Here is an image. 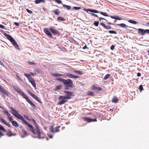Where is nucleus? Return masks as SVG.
Listing matches in <instances>:
<instances>
[{
  "label": "nucleus",
  "instance_id": "obj_1",
  "mask_svg": "<svg viewBox=\"0 0 149 149\" xmlns=\"http://www.w3.org/2000/svg\"><path fill=\"white\" fill-rule=\"evenodd\" d=\"M32 121L33 122L34 124L36 127L35 130L33 126L29 123V125L31 126V127H29L28 125H27L30 128V130L32 132L35 134H37L38 135V139H42L44 137V135L42 133H41L40 129H39L38 126V125L34 119H30V121Z\"/></svg>",
  "mask_w": 149,
  "mask_h": 149
},
{
  "label": "nucleus",
  "instance_id": "obj_2",
  "mask_svg": "<svg viewBox=\"0 0 149 149\" xmlns=\"http://www.w3.org/2000/svg\"><path fill=\"white\" fill-rule=\"evenodd\" d=\"M63 92L66 94L65 96L60 95L58 97V100H61L58 103V105H62L64 104L67 102L66 99H70L71 98V97L74 96L73 93L68 91H64Z\"/></svg>",
  "mask_w": 149,
  "mask_h": 149
},
{
  "label": "nucleus",
  "instance_id": "obj_3",
  "mask_svg": "<svg viewBox=\"0 0 149 149\" xmlns=\"http://www.w3.org/2000/svg\"><path fill=\"white\" fill-rule=\"evenodd\" d=\"M10 109L11 110V113L15 117L18 119L21 120L27 125H28L29 127L31 126V125H29L27 121L24 119L23 116L18 113V111L16 110H15L12 107H10Z\"/></svg>",
  "mask_w": 149,
  "mask_h": 149
},
{
  "label": "nucleus",
  "instance_id": "obj_4",
  "mask_svg": "<svg viewBox=\"0 0 149 149\" xmlns=\"http://www.w3.org/2000/svg\"><path fill=\"white\" fill-rule=\"evenodd\" d=\"M4 35L8 40L10 41L12 44L16 49H19V47L17 43L12 36L6 33L4 34Z\"/></svg>",
  "mask_w": 149,
  "mask_h": 149
},
{
  "label": "nucleus",
  "instance_id": "obj_5",
  "mask_svg": "<svg viewBox=\"0 0 149 149\" xmlns=\"http://www.w3.org/2000/svg\"><path fill=\"white\" fill-rule=\"evenodd\" d=\"M63 84L65 86V88L66 89H68L69 88H72L74 86L72 81L70 79H65Z\"/></svg>",
  "mask_w": 149,
  "mask_h": 149
},
{
  "label": "nucleus",
  "instance_id": "obj_6",
  "mask_svg": "<svg viewBox=\"0 0 149 149\" xmlns=\"http://www.w3.org/2000/svg\"><path fill=\"white\" fill-rule=\"evenodd\" d=\"M61 126H59L56 127L55 129L54 128L53 126H51L49 127V130L52 132V133H54L55 132H57L60 131L59 128Z\"/></svg>",
  "mask_w": 149,
  "mask_h": 149
},
{
  "label": "nucleus",
  "instance_id": "obj_7",
  "mask_svg": "<svg viewBox=\"0 0 149 149\" xmlns=\"http://www.w3.org/2000/svg\"><path fill=\"white\" fill-rule=\"evenodd\" d=\"M0 91L3 93L2 94V95L3 97H5V96L4 95H5L6 96H8L9 95V92L6 90L3 87H2L0 89Z\"/></svg>",
  "mask_w": 149,
  "mask_h": 149
},
{
  "label": "nucleus",
  "instance_id": "obj_8",
  "mask_svg": "<svg viewBox=\"0 0 149 149\" xmlns=\"http://www.w3.org/2000/svg\"><path fill=\"white\" fill-rule=\"evenodd\" d=\"M81 119L84 121H87L88 123H90L91 122H96L97 121V120L96 118L92 119L87 117H82Z\"/></svg>",
  "mask_w": 149,
  "mask_h": 149
},
{
  "label": "nucleus",
  "instance_id": "obj_9",
  "mask_svg": "<svg viewBox=\"0 0 149 149\" xmlns=\"http://www.w3.org/2000/svg\"><path fill=\"white\" fill-rule=\"evenodd\" d=\"M27 92L33 98L39 102H41L40 100L38 97L33 93L30 91L28 90Z\"/></svg>",
  "mask_w": 149,
  "mask_h": 149
},
{
  "label": "nucleus",
  "instance_id": "obj_10",
  "mask_svg": "<svg viewBox=\"0 0 149 149\" xmlns=\"http://www.w3.org/2000/svg\"><path fill=\"white\" fill-rule=\"evenodd\" d=\"M3 113L8 116V118L10 121L11 123H12V121H13V119L12 118L13 117L10 116V114L9 113L8 111L6 110H4L3 111Z\"/></svg>",
  "mask_w": 149,
  "mask_h": 149
},
{
  "label": "nucleus",
  "instance_id": "obj_11",
  "mask_svg": "<svg viewBox=\"0 0 149 149\" xmlns=\"http://www.w3.org/2000/svg\"><path fill=\"white\" fill-rule=\"evenodd\" d=\"M50 30L51 32L53 33L54 35H59V32L56 29H54L52 27L50 28Z\"/></svg>",
  "mask_w": 149,
  "mask_h": 149
},
{
  "label": "nucleus",
  "instance_id": "obj_12",
  "mask_svg": "<svg viewBox=\"0 0 149 149\" xmlns=\"http://www.w3.org/2000/svg\"><path fill=\"white\" fill-rule=\"evenodd\" d=\"M43 31L50 38H52V35L47 28H44L43 29Z\"/></svg>",
  "mask_w": 149,
  "mask_h": 149
},
{
  "label": "nucleus",
  "instance_id": "obj_13",
  "mask_svg": "<svg viewBox=\"0 0 149 149\" xmlns=\"http://www.w3.org/2000/svg\"><path fill=\"white\" fill-rule=\"evenodd\" d=\"M64 74L66 76H67L68 77L71 78H79V77L74 75L73 74H71L68 73H66Z\"/></svg>",
  "mask_w": 149,
  "mask_h": 149
},
{
  "label": "nucleus",
  "instance_id": "obj_14",
  "mask_svg": "<svg viewBox=\"0 0 149 149\" xmlns=\"http://www.w3.org/2000/svg\"><path fill=\"white\" fill-rule=\"evenodd\" d=\"M133 29L138 30V33L141 35L144 36V29H142L139 28L136 29L135 28H133Z\"/></svg>",
  "mask_w": 149,
  "mask_h": 149
},
{
  "label": "nucleus",
  "instance_id": "obj_15",
  "mask_svg": "<svg viewBox=\"0 0 149 149\" xmlns=\"http://www.w3.org/2000/svg\"><path fill=\"white\" fill-rule=\"evenodd\" d=\"M0 121L2 123H3L6 125L7 126L9 127H10V124L7 123L5 120L3 119L2 117H0Z\"/></svg>",
  "mask_w": 149,
  "mask_h": 149
},
{
  "label": "nucleus",
  "instance_id": "obj_16",
  "mask_svg": "<svg viewBox=\"0 0 149 149\" xmlns=\"http://www.w3.org/2000/svg\"><path fill=\"white\" fill-rule=\"evenodd\" d=\"M27 102L29 103L31 106L33 107V108L35 109L36 106L28 98V97L26 100Z\"/></svg>",
  "mask_w": 149,
  "mask_h": 149
},
{
  "label": "nucleus",
  "instance_id": "obj_17",
  "mask_svg": "<svg viewBox=\"0 0 149 149\" xmlns=\"http://www.w3.org/2000/svg\"><path fill=\"white\" fill-rule=\"evenodd\" d=\"M91 89L93 90H97L98 91H101L102 89L101 88L97 87L95 85H93L92 86Z\"/></svg>",
  "mask_w": 149,
  "mask_h": 149
},
{
  "label": "nucleus",
  "instance_id": "obj_18",
  "mask_svg": "<svg viewBox=\"0 0 149 149\" xmlns=\"http://www.w3.org/2000/svg\"><path fill=\"white\" fill-rule=\"evenodd\" d=\"M100 24L104 28L107 29H110L111 27L110 26L106 25L104 23L101 22Z\"/></svg>",
  "mask_w": 149,
  "mask_h": 149
},
{
  "label": "nucleus",
  "instance_id": "obj_19",
  "mask_svg": "<svg viewBox=\"0 0 149 149\" xmlns=\"http://www.w3.org/2000/svg\"><path fill=\"white\" fill-rule=\"evenodd\" d=\"M51 75L54 77H60L63 76L64 74L54 73L51 74Z\"/></svg>",
  "mask_w": 149,
  "mask_h": 149
},
{
  "label": "nucleus",
  "instance_id": "obj_20",
  "mask_svg": "<svg viewBox=\"0 0 149 149\" xmlns=\"http://www.w3.org/2000/svg\"><path fill=\"white\" fill-rule=\"evenodd\" d=\"M13 87L15 91L18 93H19L20 92H21V91H22L17 86H14Z\"/></svg>",
  "mask_w": 149,
  "mask_h": 149
},
{
  "label": "nucleus",
  "instance_id": "obj_21",
  "mask_svg": "<svg viewBox=\"0 0 149 149\" xmlns=\"http://www.w3.org/2000/svg\"><path fill=\"white\" fill-rule=\"evenodd\" d=\"M19 94L20 95L22 96L26 100L28 98V97L26 95L25 93L22 91H21V92H20Z\"/></svg>",
  "mask_w": 149,
  "mask_h": 149
},
{
  "label": "nucleus",
  "instance_id": "obj_22",
  "mask_svg": "<svg viewBox=\"0 0 149 149\" xmlns=\"http://www.w3.org/2000/svg\"><path fill=\"white\" fill-rule=\"evenodd\" d=\"M6 135L9 137H10L12 136H15L16 135V134H13L12 131L10 130H9L8 132L6 134Z\"/></svg>",
  "mask_w": 149,
  "mask_h": 149
},
{
  "label": "nucleus",
  "instance_id": "obj_23",
  "mask_svg": "<svg viewBox=\"0 0 149 149\" xmlns=\"http://www.w3.org/2000/svg\"><path fill=\"white\" fill-rule=\"evenodd\" d=\"M111 17L112 19H113L117 20H121L122 19V18L120 17H119L117 16H111Z\"/></svg>",
  "mask_w": 149,
  "mask_h": 149
},
{
  "label": "nucleus",
  "instance_id": "obj_24",
  "mask_svg": "<svg viewBox=\"0 0 149 149\" xmlns=\"http://www.w3.org/2000/svg\"><path fill=\"white\" fill-rule=\"evenodd\" d=\"M112 101L113 102L116 103L118 102V100L116 96H114L112 98Z\"/></svg>",
  "mask_w": 149,
  "mask_h": 149
},
{
  "label": "nucleus",
  "instance_id": "obj_25",
  "mask_svg": "<svg viewBox=\"0 0 149 149\" xmlns=\"http://www.w3.org/2000/svg\"><path fill=\"white\" fill-rule=\"evenodd\" d=\"M12 125L15 127H18L19 126V125L17 123V122L15 121L14 120L13 121H12Z\"/></svg>",
  "mask_w": 149,
  "mask_h": 149
},
{
  "label": "nucleus",
  "instance_id": "obj_26",
  "mask_svg": "<svg viewBox=\"0 0 149 149\" xmlns=\"http://www.w3.org/2000/svg\"><path fill=\"white\" fill-rule=\"evenodd\" d=\"M45 0H36L35 1V3L36 4L40 3H43L45 2Z\"/></svg>",
  "mask_w": 149,
  "mask_h": 149
},
{
  "label": "nucleus",
  "instance_id": "obj_27",
  "mask_svg": "<svg viewBox=\"0 0 149 149\" xmlns=\"http://www.w3.org/2000/svg\"><path fill=\"white\" fill-rule=\"evenodd\" d=\"M116 25L118 26H119L121 27L124 28H127L128 27L126 25V24L124 23H121L120 24H117Z\"/></svg>",
  "mask_w": 149,
  "mask_h": 149
},
{
  "label": "nucleus",
  "instance_id": "obj_28",
  "mask_svg": "<svg viewBox=\"0 0 149 149\" xmlns=\"http://www.w3.org/2000/svg\"><path fill=\"white\" fill-rule=\"evenodd\" d=\"M52 12H53L55 15H58L60 13V12L58 9H56V10H54Z\"/></svg>",
  "mask_w": 149,
  "mask_h": 149
},
{
  "label": "nucleus",
  "instance_id": "obj_29",
  "mask_svg": "<svg viewBox=\"0 0 149 149\" xmlns=\"http://www.w3.org/2000/svg\"><path fill=\"white\" fill-rule=\"evenodd\" d=\"M87 95L91 96H94L95 95L94 93L92 91H88L87 94Z\"/></svg>",
  "mask_w": 149,
  "mask_h": 149
},
{
  "label": "nucleus",
  "instance_id": "obj_30",
  "mask_svg": "<svg viewBox=\"0 0 149 149\" xmlns=\"http://www.w3.org/2000/svg\"><path fill=\"white\" fill-rule=\"evenodd\" d=\"M128 22L130 23L133 24H137V22L134 20H130L128 21Z\"/></svg>",
  "mask_w": 149,
  "mask_h": 149
},
{
  "label": "nucleus",
  "instance_id": "obj_31",
  "mask_svg": "<svg viewBox=\"0 0 149 149\" xmlns=\"http://www.w3.org/2000/svg\"><path fill=\"white\" fill-rule=\"evenodd\" d=\"M65 79H62L61 78H57L56 79L57 81H59L62 82L63 84L64 81Z\"/></svg>",
  "mask_w": 149,
  "mask_h": 149
},
{
  "label": "nucleus",
  "instance_id": "obj_32",
  "mask_svg": "<svg viewBox=\"0 0 149 149\" xmlns=\"http://www.w3.org/2000/svg\"><path fill=\"white\" fill-rule=\"evenodd\" d=\"M111 75L110 74H107L103 78L104 80H106L108 79L109 77Z\"/></svg>",
  "mask_w": 149,
  "mask_h": 149
},
{
  "label": "nucleus",
  "instance_id": "obj_33",
  "mask_svg": "<svg viewBox=\"0 0 149 149\" xmlns=\"http://www.w3.org/2000/svg\"><path fill=\"white\" fill-rule=\"evenodd\" d=\"M63 6L64 7H65L68 10H69L71 8V7L70 6L66 5L65 4L63 5Z\"/></svg>",
  "mask_w": 149,
  "mask_h": 149
},
{
  "label": "nucleus",
  "instance_id": "obj_34",
  "mask_svg": "<svg viewBox=\"0 0 149 149\" xmlns=\"http://www.w3.org/2000/svg\"><path fill=\"white\" fill-rule=\"evenodd\" d=\"M146 34H149V29H144V36Z\"/></svg>",
  "mask_w": 149,
  "mask_h": 149
},
{
  "label": "nucleus",
  "instance_id": "obj_35",
  "mask_svg": "<svg viewBox=\"0 0 149 149\" xmlns=\"http://www.w3.org/2000/svg\"><path fill=\"white\" fill-rule=\"evenodd\" d=\"M74 72L80 75H82L83 74V73L82 71L75 70L74 71Z\"/></svg>",
  "mask_w": 149,
  "mask_h": 149
},
{
  "label": "nucleus",
  "instance_id": "obj_36",
  "mask_svg": "<svg viewBox=\"0 0 149 149\" xmlns=\"http://www.w3.org/2000/svg\"><path fill=\"white\" fill-rule=\"evenodd\" d=\"M0 130H1L3 131L4 132H6V130L5 128L3 127V126L0 125Z\"/></svg>",
  "mask_w": 149,
  "mask_h": 149
},
{
  "label": "nucleus",
  "instance_id": "obj_37",
  "mask_svg": "<svg viewBox=\"0 0 149 149\" xmlns=\"http://www.w3.org/2000/svg\"><path fill=\"white\" fill-rule=\"evenodd\" d=\"M57 19L59 20L62 21H64L65 20V19H64L63 17H58Z\"/></svg>",
  "mask_w": 149,
  "mask_h": 149
},
{
  "label": "nucleus",
  "instance_id": "obj_38",
  "mask_svg": "<svg viewBox=\"0 0 149 149\" xmlns=\"http://www.w3.org/2000/svg\"><path fill=\"white\" fill-rule=\"evenodd\" d=\"M54 1L58 4H61L63 5L62 3V1L60 0H54Z\"/></svg>",
  "mask_w": 149,
  "mask_h": 149
},
{
  "label": "nucleus",
  "instance_id": "obj_39",
  "mask_svg": "<svg viewBox=\"0 0 149 149\" xmlns=\"http://www.w3.org/2000/svg\"><path fill=\"white\" fill-rule=\"evenodd\" d=\"M28 64L31 65H36V63L33 62L31 61H28L27 62Z\"/></svg>",
  "mask_w": 149,
  "mask_h": 149
},
{
  "label": "nucleus",
  "instance_id": "obj_40",
  "mask_svg": "<svg viewBox=\"0 0 149 149\" xmlns=\"http://www.w3.org/2000/svg\"><path fill=\"white\" fill-rule=\"evenodd\" d=\"M99 22L98 21H95L93 23V24L96 26H98Z\"/></svg>",
  "mask_w": 149,
  "mask_h": 149
},
{
  "label": "nucleus",
  "instance_id": "obj_41",
  "mask_svg": "<svg viewBox=\"0 0 149 149\" xmlns=\"http://www.w3.org/2000/svg\"><path fill=\"white\" fill-rule=\"evenodd\" d=\"M109 32L110 33H111V34L113 33V34H116L117 33V32L116 31H114L110 30L109 31Z\"/></svg>",
  "mask_w": 149,
  "mask_h": 149
},
{
  "label": "nucleus",
  "instance_id": "obj_42",
  "mask_svg": "<svg viewBox=\"0 0 149 149\" xmlns=\"http://www.w3.org/2000/svg\"><path fill=\"white\" fill-rule=\"evenodd\" d=\"M100 14H102V15H104V16H107V17L108 16V15L107 14H106V13H105L104 12H100Z\"/></svg>",
  "mask_w": 149,
  "mask_h": 149
},
{
  "label": "nucleus",
  "instance_id": "obj_43",
  "mask_svg": "<svg viewBox=\"0 0 149 149\" xmlns=\"http://www.w3.org/2000/svg\"><path fill=\"white\" fill-rule=\"evenodd\" d=\"M90 11L94 13H98L99 12L98 11L96 10H89Z\"/></svg>",
  "mask_w": 149,
  "mask_h": 149
},
{
  "label": "nucleus",
  "instance_id": "obj_44",
  "mask_svg": "<svg viewBox=\"0 0 149 149\" xmlns=\"http://www.w3.org/2000/svg\"><path fill=\"white\" fill-rule=\"evenodd\" d=\"M62 88V86L61 85H59L57 86L56 88V90H59L61 89Z\"/></svg>",
  "mask_w": 149,
  "mask_h": 149
},
{
  "label": "nucleus",
  "instance_id": "obj_45",
  "mask_svg": "<svg viewBox=\"0 0 149 149\" xmlns=\"http://www.w3.org/2000/svg\"><path fill=\"white\" fill-rule=\"evenodd\" d=\"M24 117L27 120L30 121V119L29 118V117L26 115H24Z\"/></svg>",
  "mask_w": 149,
  "mask_h": 149
},
{
  "label": "nucleus",
  "instance_id": "obj_46",
  "mask_svg": "<svg viewBox=\"0 0 149 149\" xmlns=\"http://www.w3.org/2000/svg\"><path fill=\"white\" fill-rule=\"evenodd\" d=\"M24 75L26 77L28 78V79H29V78L30 77V74H28L25 73L24 74Z\"/></svg>",
  "mask_w": 149,
  "mask_h": 149
},
{
  "label": "nucleus",
  "instance_id": "obj_47",
  "mask_svg": "<svg viewBox=\"0 0 149 149\" xmlns=\"http://www.w3.org/2000/svg\"><path fill=\"white\" fill-rule=\"evenodd\" d=\"M34 87V88L36 89V85L35 83V81L33 82L32 84H31Z\"/></svg>",
  "mask_w": 149,
  "mask_h": 149
},
{
  "label": "nucleus",
  "instance_id": "obj_48",
  "mask_svg": "<svg viewBox=\"0 0 149 149\" xmlns=\"http://www.w3.org/2000/svg\"><path fill=\"white\" fill-rule=\"evenodd\" d=\"M139 89L141 91L143 90V86L141 85H140L139 86Z\"/></svg>",
  "mask_w": 149,
  "mask_h": 149
},
{
  "label": "nucleus",
  "instance_id": "obj_49",
  "mask_svg": "<svg viewBox=\"0 0 149 149\" xmlns=\"http://www.w3.org/2000/svg\"><path fill=\"white\" fill-rule=\"evenodd\" d=\"M81 9V8L80 7H73V9H75L76 10H78Z\"/></svg>",
  "mask_w": 149,
  "mask_h": 149
},
{
  "label": "nucleus",
  "instance_id": "obj_50",
  "mask_svg": "<svg viewBox=\"0 0 149 149\" xmlns=\"http://www.w3.org/2000/svg\"><path fill=\"white\" fill-rule=\"evenodd\" d=\"M16 76L18 80L21 81H22V79L18 75H16Z\"/></svg>",
  "mask_w": 149,
  "mask_h": 149
},
{
  "label": "nucleus",
  "instance_id": "obj_51",
  "mask_svg": "<svg viewBox=\"0 0 149 149\" xmlns=\"http://www.w3.org/2000/svg\"><path fill=\"white\" fill-rule=\"evenodd\" d=\"M26 11L29 13L31 14L33 12L32 11L28 9H26Z\"/></svg>",
  "mask_w": 149,
  "mask_h": 149
},
{
  "label": "nucleus",
  "instance_id": "obj_52",
  "mask_svg": "<svg viewBox=\"0 0 149 149\" xmlns=\"http://www.w3.org/2000/svg\"><path fill=\"white\" fill-rule=\"evenodd\" d=\"M28 80L30 82H31V81H34V79L33 78L31 77L29 78V79H28Z\"/></svg>",
  "mask_w": 149,
  "mask_h": 149
},
{
  "label": "nucleus",
  "instance_id": "obj_53",
  "mask_svg": "<svg viewBox=\"0 0 149 149\" xmlns=\"http://www.w3.org/2000/svg\"><path fill=\"white\" fill-rule=\"evenodd\" d=\"M23 132L24 133V134L25 136H27V132L26 131H23Z\"/></svg>",
  "mask_w": 149,
  "mask_h": 149
},
{
  "label": "nucleus",
  "instance_id": "obj_54",
  "mask_svg": "<svg viewBox=\"0 0 149 149\" xmlns=\"http://www.w3.org/2000/svg\"><path fill=\"white\" fill-rule=\"evenodd\" d=\"M0 64L3 67H5V66L4 64L2 63V62L0 60Z\"/></svg>",
  "mask_w": 149,
  "mask_h": 149
},
{
  "label": "nucleus",
  "instance_id": "obj_55",
  "mask_svg": "<svg viewBox=\"0 0 149 149\" xmlns=\"http://www.w3.org/2000/svg\"><path fill=\"white\" fill-rule=\"evenodd\" d=\"M115 46L113 45H112L110 47V49L111 50H113Z\"/></svg>",
  "mask_w": 149,
  "mask_h": 149
},
{
  "label": "nucleus",
  "instance_id": "obj_56",
  "mask_svg": "<svg viewBox=\"0 0 149 149\" xmlns=\"http://www.w3.org/2000/svg\"><path fill=\"white\" fill-rule=\"evenodd\" d=\"M4 134L0 131V138L2 136H3Z\"/></svg>",
  "mask_w": 149,
  "mask_h": 149
},
{
  "label": "nucleus",
  "instance_id": "obj_57",
  "mask_svg": "<svg viewBox=\"0 0 149 149\" xmlns=\"http://www.w3.org/2000/svg\"><path fill=\"white\" fill-rule=\"evenodd\" d=\"M4 134L0 131V138L2 136H3Z\"/></svg>",
  "mask_w": 149,
  "mask_h": 149
},
{
  "label": "nucleus",
  "instance_id": "obj_58",
  "mask_svg": "<svg viewBox=\"0 0 149 149\" xmlns=\"http://www.w3.org/2000/svg\"><path fill=\"white\" fill-rule=\"evenodd\" d=\"M14 24L16 26H19V23L17 22H15Z\"/></svg>",
  "mask_w": 149,
  "mask_h": 149
},
{
  "label": "nucleus",
  "instance_id": "obj_59",
  "mask_svg": "<svg viewBox=\"0 0 149 149\" xmlns=\"http://www.w3.org/2000/svg\"><path fill=\"white\" fill-rule=\"evenodd\" d=\"M0 28L3 29L4 28V26L2 24H0Z\"/></svg>",
  "mask_w": 149,
  "mask_h": 149
},
{
  "label": "nucleus",
  "instance_id": "obj_60",
  "mask_svg": "<svg viewBox=\"0 0 149 149\" xmlns=\"http://www.w3.org/2000/svg\"><path fill=\"white\" fill-rule=\"evenodd\" d=\"M92 15L94 17H98L97 16V15L94 13H92Z\"/></svg>",
  "mask_w": 149,
  "mask_h": 149
},
{
  "label": "nucleus",
  "instance_id": "obj_61",
  "mask_svg": "<svg viewBox=\"0 0 149 149\" xmlns=\"http://www.w3.org/2000/svg\"><path fill=\"white\" fill-rule=\"evenodd\" d=\"M48 135L50 138H53V136L51 134H48Z\"/></svg>",
  "mask_w": 149,
  "mask_h": 149
},
{
  "label": "nucleus",
  "instance_id": "obj_62",
  "mask_svg": "<svg viewBox=\"0 0 149 149\" xmlns=\"http://www.w3.org/2000/svg\"><path fill=\"white\" fill-rule=\"evenodd\" d=\"M101 19H104V20L107 21V20H106V19H105L104 18H102V17H100L99 18V20L100 21H101Z\"/></svg>",
  "mask_w": 149,
  "mask_h": 149
},
{
  "label": "nucleus",
  "instance_id": "obj_63",
  "mask_svg": "<svg viewBox=\"0 0 149 149\" xmlns=\"http://www.w3.org/2000/svg\"><path fill=\"white\" fill-rule=\"evenodd\" d=\"M137 76L138 77H140L141 76V74L140 73L138 72L137 74Z\"/></svg>",
  "mask_w": 149,
  "mask_h": 149
},
{
  "label": "nucleus",
  "instance_id": "obj_64",
  "mask_svg": "<svg viewBox=\"0 0 149 149\" xmlns=\"http://www.w3.org/2000/svg\"><path fill=\"white\" fill-rule=\"evenodd\" d=\"M145 26H149V22H147L146 24L145 25Z\"/></svg>",
  "mask_w": 149,
  "mask_h": 149
}]
</instances>
